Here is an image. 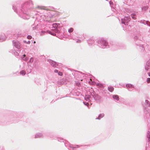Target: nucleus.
Instances as JSON below:
<instances>
[{
    "label": "nucleus",
    "mask_w": 150,
    "mask_h": 150,
    "mask_svg": "<svg viewBox=\"0 0 150 150\" xmlns=\"http://www.w3.org/2000/svg\"><path fill=\"white\" fill-rule=\"evenodd\" d=\"M40 8L41 9H43L47 11H52L53 10H52L50 9L49 8L46 7H43L42 8Z\"/></svg>",
    "instance_id": "f257e3e1"
},
{
    "label": "nucleus",
    "mask_w": 150,
    "mask_h": 150,
    "mask_svg": "<svg viewBox=\"0 0 150 150\" xmlns=\"http://www.w3.org/2000/svg\"><path fill=\"white\" fill-rule=\"evenodd\" d=\"M15 46L16 47H17L18 49L20 48V44L18 42H16L15 43Z\"/></svg>",
    "instance_id": "f03ea898"
},
{
    "label": "nucleus",
    "mask_w": 150,
    "mask_h": 150,
    "mask_svg": "<svg viewBox=\"0 0 150 150\" xmlns=\"http://www.w3.org/2000/svg\"><path fill=\"white\" fill-rule=\"evenodd\" d=\"M113 98L116 99L117 100H119V97L117 95H114L113 96Z\"/></svg>",
    "instance_id": "7ed1b4c3"
},
{
    "label": "nucleus",
    "mask_w": 150,
    "mask_h": 150,
    "mask_svg": "<svg viewBox=\"0 0 150 150\" xmlns=\"http://www.w3.org/2000/svg\"><path fill=\"white\" fill-rule=\"evenodd\" d=\"M148 8V6H143L142 8V9L143 11H145L147 10Z\"/></svg>",
    "instance_id": "20e7f679"
},
{
    "label": "nucleus",
    "mask_w": 150,
    "mask_h": 150,
    "mask_svg": "<svg viewBox=\"0 0 150 150\" xmlns=\"http://www.w3.org/2000/svg\"><path fill=\"white\" fill-rule=\"evenodd\" d=\"M114 88L112 87H109L108 88V90L110 92H112L114 90Z\"/></svg>",
    "instance_id": "39448f33"
},
{
    "label": "nucleus",
    "mask_w": 150,
    "mask_h": 150,
    "mask_svg": "<svg viewBox=\"0 0 150 150\" xmlns=\"http://www.w3.org/2000/svg\"><path fill=\"white\" fill-rule=\"evenodd\" d=\"M51 65L54 67H56L57 65L56 64V62H54L52 61L51 63Z\"/></svg>",
    "instance_id": "423d86ee"
},
{
    "label": "nucleus",
    "mask_w": 150,
    "mask_h": 150,
    "mask_svg": "<svg viewBox=\"0 0 150 150\" xmlns=\"http://www.w3.org/2000/svg\"><path fill=\"white\" fill-rule=\"evenodd\" d=\"M20 73L22 75H24L25 74L26 72L24 70H22L20 72Z\"/></svg>",
    "instance_id": "0eeeda50"
},
{
    "label": "nucleus",
    "mask_w": 150,
    "mask_h": 150,
    "mask_svg": "<svg viewBox=\"0 0 150 150\" xmlns=\"http://www.w3.org/2000/svg\"><path fill=\"white\" fill-rule=\"evenodd\" d=\"M104 116V115H103V114H100L98 117V119H100L101 118L103 117V116Z\"/></svg>",
    "instance_id": "6e6552de"
},
{
    "label": "nucleus",
    "mask_w": 150,
    "mask_h": 150,
    "mask_svg": "<svg viewBox=\"0 0 150 150\" xmlns=\"http://www.w3.org/2000/svg\"><path fill=\"white\" fill-rule=\"evenodd\" d=\"M135 14H132L131 15V17L134 20L136 19V18L135 17Z\"/></svg>",
    "instance_id": "1a4fd4ad"
},
{
    "label": "nucleus",
    "mask_w": 150,
    "mask_h": 150,
    "mask_svg": "<svg viewBox=\"0 0 150 150\" xmlns=\"http://www.w3.org/2000/svg\"><path fill=\"white\" fill-rule=\"evenodd\" d=\"M73 31V29L72 28H71L70 29L68 30V32L69 33H71Z\"/></svg>",
    "instance_id": "9d476101"
},
{
    "label": "nucleus",
    "mask_w": 150,
    "mask_h": 150,
    "mask_svg": "<svg viewBox=\"0 0 150 150\" xmlns=\"http://www.w3.org/2000/svg\"><path fill=\"white\" fill-rule=\"evenodd\" d=\"M147 82L149 83L150 82V78H148L146 80Z\"/></svg>",
    "instance_id": "9b49d317"
},
{
    "label": "nucleus",
    "mask_w": 150,
    "mask_h": 150,
    "mask_svg": "<svg viewBox=\"0 0 150 150\" xmlns=\"http://www.w3.org/2000/svg\"><path fill=\"white\" fill-rule=\"evenodd\" d=\"M32 38V37L30 35H28V36H27V38L28 39H30Z\"/></svg>",
    "instance_id": "f8f14e48"
},
{
    "label": "nucleus",
    "mask_w": 150,
    "mask_h": 150,
    "mask_svg": "<svg viewBox=\"0 0 150 150\" xmlns=\"http://www.w3.org/2000/svg\"><path fill=\"white\" fill-rule=\"evenodd\" d=\"M58 74H59V75L60 76H62L63 75L62 73L60 72H59L58 73Z\"/></svg>",
    "instance_id": "ddd939ff"
},
{
    "label": "nucleus",
    "mask_w": 150,
    "mask_h": 150,
    "mask_svg": "<svg viewBox=\"0 0 150 150\" xmlns=\"http://www.w3.org/2000/svg\"><path fill=\"white\" fill-rule=\"evenodd\" d=\"M30 61L31 62H33V59L32 58H31L30 59Z\"/></svg>",
    "instance_id": "4468645a"
},
{
    "label": "nucleus",
    "mask_w": 150,
    "mask_h": 150,
    "mask_svg": "<svg viewBox=\"0 0 150 150\" xmlns=\"http://www.w3.org/2000/svg\"><path fill=\"white\" fill-rule=\"evenodd\" d=\"M23 59L24 61H26L28 60V59L27 58H23Z\"/></svg>",
    "instance_id": "2eb2a0df"
},
{
    "label": "nucleus",
    "mask_w": 150,
    "mask_h": 150,
    "mask_svg": "<svg viewBox=\"0 0 150 150\" xmlns=\"http://www.w3.org/2000/svg\"><path fill=\"white\" fill-rule=\"evenodd\" d=\"M97 86H102V84H100V83H98V84H97Z\"/></svg>",
    "instance_id": "dca6fc26"
},
{
    "label": "nucleus",
    "mask_w": 150,
    "mask_h": 150,
    "mask_svg": "<svg viewBox=\"0 0 150 150\" xmlns=\"http://www.w3.org/2000/svg\"><path fill=\"white\" fill-rule=\"evenodd\" d=\"M90 82H91V81H89V82L91 84H94V82H93L92 83H91Z\"/></svg>",
    "instance_id": "f3484780"
},
{
    "label": "nucleus",
    "mask_w": 150,
    "mask_h": 150,
    "mask_svg": "<svg viewBox=\"0 0 150 150\" xmlns=\"http://www.w3.org/2000/svg\"><path fill=\"white\" fill-rule=\"evenodd\" d=\"M90 82H91V81H89V82L91 84H94V82H93L92 83H91Z\"/></svg>",
    "instance_id": "a211bd4d"
},
{
    "label": "nucleus",
    "mask_w": 150,
    "mask_h": 150,
    "mask_svg": "<svg viewBox=\"0 0 150 150\" xmlns=\"http://www.w3.org/2000/svg\"><path fill=\"white\" fill-rule=\"evenodd\" d=\"M58 71V70L57 69H55V70H54V72H57Z\"/></svg>",
    "instance_id": "6ab92c4d"
},
{
    "label": "nucleus",
    "mask_w": 150,
    "mask_h": 150,
    "mask_svg": "<svg viewBox=\"0 0 150 150\" xmlns=\"http://www.w3.org/2000/svg\"><path fill=\"white\" fill-rule=\"evenodd\" d=\"M107 44V42H105V44H104V45H106Z\"/></svg>",
    "instance_id": "aec40b11"
},
{
    "label": "nucleus",
    "mask_w": 150,
    "mask_h": 150,
    "mask_svg": "<svg viewBox=\"0 0 150 150\" xmlns=\"http://www.w3.org/2000/svg\"><path fill=\"white\" fill-rule=\"evenodd\" d=\"M30 41H28V42L27 43V44H30Z\"/></svg>",
    "instance_id": "412c9836"
},
{
    "label": "nucleus",
    "mask_w": 150,
    "mask_h": 150,
    "mask_svg": "<svg viewBox=\"0 0 150 150\" xmlns=\"http://www.w3.org/2000/svg\"><path fill=\"white\" fill-rule=\"evenodd\" d=\"M129 86H130V85H129V84H127L126 85V86L127 87H129Z\"/></svg>",
    "instance_id": "4be33fe9"
},
{
    "label": "nucleus",
    "mask_w": 150,
    "mask_h": 150,
    "mask_svg": "<svg viewBox=\"0 0 150 150\" xmlns=\"http://www.w3.org/2000/svg\"><path fill=\"white\" fill-rule=\"evenodd\" d=\"M148 74L149 76H150V72L148 73Z\"/></svg>",
    "instance_id": "5701e85b"
},
{
    "label": "nucleus",
    "mask_w": 150,
    "mask_h": 150,
    "mask_svg": "<svg viewBox=\"0 0 150 150\" xmlns=\"http://www.w3.org/2000/svg\"><path fill=\"white\" fill-rule=\"evenodd\" d=\"M23 57H25L26 56V55H25V54H24L23 55Z\"/></svg>",
    "instance_id": "b1692460"
},
{
    "label": "nucleus",
    "mask_w": 150,
    "mask_h": 150,
    "mask_svg": "<svg viewBox=\"0 0 150 150\" xmlns=\"http://www.w3.org/2000/svg\"><path fill=\"white\" fill-rule=\"evenodd\" d=\"M86 105H87V106H88V103H87V104H86Z\"/></svg>",
    "instance_id": "393cba45"
},
{
    "label": "nucleus",
    "mask_w": 150,
    "mask_h": 150,
    "mask_svg": "<svg viewBox=\"0 0 150 150\" xmlns=\"http://www.w3.org/2000/svg\"><path fill=\"white\" fill-rule=\"evenodd\" d=\"M36 43L35 41H34V43Z\"/></svg>",
    "instance_id": "a878e982"
},
{
    "label": "nucleus",
    "mask_w": 150,
    "mask_h": 150,
    "mask_svg": "<svg viewBox=\"0 0 150 150\" xmlns=\"http://www.w3.org/2000/svg\"><path fill=\"white\" fill-rule=\"evenodd\" d=\"M90 80L91 81H92V79H90Z\"/></svg>",
    "instance_id": "bb28decb"
},
{
    "label": "nucleus",
    "mask_w": 150,
    "mask_h": 150,
    "mask_svg": "<svg viewBox=\"0 0 150 150\" xmlns=\"http://www.w3.org/2000/svg\"><path fill=\"white\" fill-rule=\"evenodd\" d=\"M51 34H52V35H54V34H52V33H51Z\"/></svg>",
    "instance_id": "cd10ccee"
}]
</instances>
